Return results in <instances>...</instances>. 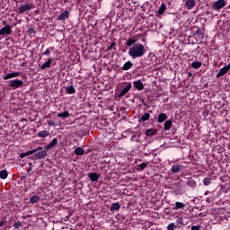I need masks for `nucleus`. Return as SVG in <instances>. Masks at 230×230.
I'll return each mask as SVG.
<instances>
[{"instance_id":"obj_1","label":"nucleus","mask_w":230,"mask_h":230,"mask_svg":"<svg viewBox=\"0 0 230 230\" xmlns=\"http://www.w3.org/2000/svg\"><path fill=\"white\" fill-rule=\"evenodd\" d=\"M146 53V49H145V45L141 43H136L128 51V57H130V58H132L133 60H136V58H141L142 57H145Z\"/></svg>"},{"instance_id":"obj_2","label":"nucleus","mask_w":230,"mask_h":230,"mask_svg":"<svg viewBox=\"0 0 230 230\" xmlns=\"http://www.w3.org/2000/svg\"><path fill=\"white\" fill-rule=\"evenodd\" d=\"M35 6L33 4L25 3L18 7L19 13H26V12H30V10H33Z\"/></svg>"},{"instance_id":"obj_3","label":"nucleus","mask_w":230,"mask_h":230,"mask_svg":"<svg viewBox=\"0 0 230 230\" xmlns=\"http://www.w3.org/2000/svg\"><path fill=\"white\" fill-rule=\"evenodd\" d=\"M22 85H24L22 80L14 79L10 81V87H12V89H20Z\"/></svg>"},{"instance_id":"obj_4","label":"nucleus","mask_w":230,"mask_h":230,"mask_svg":"<svg viewBox=\"0 0 230 230\" xmlns=\"http://www.w3.org/2000/svg\"><path fill=\"white\" fill-rule=\"evenodd\" d=\"M125 84H126V86L119 93V98H123V96H125V94H127V93H128V91H130V89H132L131 83L126 82Z\"/></svg>"},{"instance_id":"obj_5","label":"nucleus","mask_w":230,"mask_h":230,"mask_svg":"<svg viewBox=\"0 0 230 230\" xmlns=\"http://www.w3.org/2000/svg\"><path fill=\"white\" fill-rule=\"evenodd\" d=\"M46 157H48V152L47 151H40V152L34 154L31 156V159H33V160H40V159H44Z\"/></svg>"},{"instance_id":"obj_6","label":"nucleus","mask_w":230,"mask_h":230,"mask_svg":"<svg viewBox=\"0 0 230 230\" xmlns=\"http://www.w3.org/2000/svg\"><path fill=\"white\" fill-rule=\"evenodd\" d=\"M226 6V0H217L212 4L213 10H222Z\"/></svg>"},{"instance_id":"obj_7","label":"nucleus","mask_w":230,"mask_h":230,"mask_svg":"<svg viewBox=\"0 0 230 230\" xmlns=\"http://www.w3.org/2000/svg\"><path fill=\"white\" fill-rule=\"evenodd\" d=\"M12 34V26L5 25L0 29V35H11Z\"/></svg>"},{"instance_id":"obj_8","label":"nucleus","mask_w":230,"mask_h":230,"mask_svg":"<svg viewBox=\"0 0 230 230\" xmlns=\"http://www.w3.org/2000/svg\"><path fill=\"white\" fill-rule=\"evenodd\" d=\"M133 87L137 91H143V89H145V84H143L141 80H137L133 82Z\"/></svg>"},{"instance_id":"obj_9","label":"nucleus","mask_w":230,"mask_h":230,"mask_svg":"<svg viewBox=\"0 0 230 230\" xmlns=\"http://www.w3.org/2000/svg\"><path fill=\"white\" fill-rule=\"evenodd\" d=\"M195 4H197L196 0H186L185 6L187 10H193L195 8Z\"/></svg>"},{"instance_id":"obj_10","label":"nucleus","mask_w":230,"mask_h":230,"mask_svg":"<svg viewBox=\"0 0 230 230\" xmlns=\"http://www.w3.org/2000/svg\"><path fill=\"white\" fill-rule=\"evenodd\" d=\"M57 145H58V139L54 137L48 146H45L44 148L45 150H51V148H53V146H57Z\"/></svg>"},{"instance_id":"obj_11","label":"nucleus","mask_w":230,"mask_h":230,"mask_svg":"<svg viewBox=\"0 0 230 230\" xmlns=\"http://www.w3.org/2000/svg\"><path fill=\"white\" fill-rule=\"evenodd\" d=\"M88 177L92 181V182H98L100 179V174L96 172H89Z\"/></svg>"},{"instance_id":"obj_12","label":"nucleus","mask_w":230,"mask_h":230,"mask_svg":"<svg viewBox=\"0 0 230 230\" xmlns=\"http://www.w3.org/2000/svg\"><path fill=\"white\" fill-rule=\"evenodd\" d=\"M137 42V39L129 38L126 40L125 45L128 46V48H132L133 46H136Z\"/></svg>"},{"instance_id":"obj_13","label":"nucleus","mask_w":230,"mask_h":230,"mask_svg":"<svg viewBox=\"0 0 230 230\" xmlns=\"http://www.w3.org/2000/svg\"><path fill=\"white\" fill-rule=\"evenodd\" d=\"M21 75L20 72H12L7 74L4 77V80H10V78H17Z\"/></svg>"},{"instance_id":"obj_14","label":"nucleus","mask_w":230,"mask_h":230,"mask_svg":"<svg viewBox=\"0 0 230 230\" xmlns=\"http://www.w3.org/2000/svg\"><path fill=\"white\" fill-rule=\"evenodd\" d=\"M66 94H75V93H76V89L75 88V86L73 85V84H68L66 87Z\"/></svg>"},{"instance_id":"obj_15","label":"nucleus","mask_w":230,"mask_h":230,"mask_svg":"<svg viewBox=\"0 0 230 230\" xmlns=\"http://www.w3.org/2000/svg\"><path fill=\"white\" fill-rule=\"evenodd\" d=\"M184 208H186V204L181 201H176L172 209L173 211H177V209H184Z\"/></svg>"},{"instance_id":"obj_16","label":"nucleus","mask_w":230,"mask_h":230,"mask_svg":"<svg viewBox=\"0 0 230 230\" xmlns=\"http://www.w3.org/2000/svg\"><path fill=\"white\" fill-rule=\"evenodd\" d=\"M68 18H69V12L65 11L58 15V21H66V19H68Z\"/></svg>"},{"instance_id":"obj_17","label":"nucleus","mask_w":230,"mask_h":230,"mask_svg":"<svg viewBox=\"0 0 230 230\" xmlns=\"http://www.w3.org/2000/svg\"><path fill=\"white\" fill-rule=\"evenodd\" d=\"M166 119H168V115H166V113H160L158 115V119H157L158 123H164Z\"/></svg>"},{"instance_id":"obj_18","label":"nucleus","mask_w":230,"mask_h":230,"mask_svg":"<svg viewBox=\"0 0 230 230\" xmlns=\"http://www.w3.org/2000/svg\"><path fill=\"white\" fill-rule=\"evenodd\" d=\"M229 71V68L226 66L222 67L219 72L217 74V78H220V76H224Z\"/></svg>"},{"instance_id":"obj_19","label":"nucleus","mask_w":230,"mask_h":230,"mask_svg":"<svg viewBox=\"0 0 230 230\" xmlns=\"http://www.w3.org/2000/svg\"><path fill=\"white\" fill-rule=\"evenodd\" d=\"M182 170V165L174 164L172 166L171 172L172 173H179Z\"/></svg>"},{"instance_id":"obj_20","label":"nucleus","mask_w":230,"mask_h":230,"mask_svg":"<svg viewBox=\"0 0 230 230\" xmlns=\"http://www.w3.org/2000/svg\"><path fill=\"white\" fill-rule=\"evenodd\" d=\"M176 224H177L176 226L178 227V229H181V227L184 226V218H182V217H177Z\"/></svg>"},{"instance_id":"obj_21","label":"nucleus","mask_w":230,"mask_h":230,"mask_svg":"<svg viewBox=\"0 0 230 230\" xmlns=\"http://www.w3.org/2000/svg\"><path fill=\"white\" fill-rule=\"evenodd\" d=\"M70 114L69 111H65L64 112L58 113L57 117L60 118L61 119H66V118H69Z\"/></svg>"},{"instance_id":"obj_22","label":"nucleus","mask_w":230,"mask_h":230,"mask_svg":"<svg viewBox=\"0 0 230 230\" xmlns=\"http://www.w3.org/2000/svg\"><path fill=\"white\" fill-rule=\"evenodd\" d=\"M172 119H168L164 122V130L166 132L168 130H170L172 128Z\"/></svg>"},{"instance_id":"obj_23","label":"nucleus","mask_w":230,"mask_h":230,"mask_svg":"<svg viewBox=\"0 0 230 230\" xmlns=\"http://www.w3.org/2000/svg\"><path fill=\"white\" fill-rule=\"evenodd\" d=\"M40 200V196L33 195L30 198V204H37Z\"/></svg>"},{"instance_id":"obj_24","label":"nucleus","mask_w":230,"mask_h":230,"mask_svg":"<svg viewBox=\"0 0 230 230\" xmlns=\"http://www.w3.org/2000/svg\"><path fill=\"white\" fill-rule=\"evenodd\" d=\"M164 12H166V4H161L157 13H159V15H164Z\"/></svg>"},{"instance_id":"obj_25","label":"nucleus","mask_w":230,"mask_h":230,"mask_svg":"<svg viewBox=\"0 0 230 230\" xmlns=\"http://www.w3.org/2000/svg\"><path fill=\"white\" fill-rule=\"evenodd\" d=\"M148 164H150V163L148 162H145L142 164H139L137 165L138 172H143V170H145V168H146V166H148Z\"/></svg>"},{"instance_id":"obj_26","label":"nucleus","mask_w":230,"mask_h":230,"mask_svg":"<svg viewBox=\"0 0 230 230\" xmlns=\"http://www.w3.org/2000/svg\"><path fill=\"white\" fill-rule=\"evenodd\" d=\"M150 119V113H145L139 119V123H143L145 121H148Z\"/></svg>"},{"instance_id":"obj_27","label":"nucleus","mask_w":230,"mask_h":230,"mask_svg":"<svg viewBox=\"0 0 230 230\" xmlns=\"http://www.w3.org/2000/svg\"><path fill=\"white\" fill-rule=\"evenodd\" d=\"M75 155L82 156V155H84V154H85V150L83 147H76L75 149Z\"/></svg>"},{"instance_id":"obj_28","label":"nucleus","mask_w":230,"mask_h":230,"mask_svg":"<svg viewBox=\"0 0 230 230\" xmlns=\"http://www.w3.org/2000/svg\"><path fill=\"white\" fill-rule=\"evenodd\" d=\"M132 66H134V64H132L131 61H128L126 62L123 66H122V70L123 71H128V69H130V67H132Z\"/></svg>"},{"instance_id":"obj_29","label":"nucleus","mask_w":230,"mask_h":230,"mask_svg":"<svg viewBox=\"0 0 230 230\" xmlns=\"http://www.w3.org/2000/svg\"><path fill=\"white\" fill-rule=\"evenodd\" d=\"M53 62V58H49L47 62H45L41 66V69H47V67H51V63Z\"/></svg>"},{"instance_id":"obj_30","label":"nucleus","mask_w":230,"mask_h":230,"mask_svg":"<svg viewBox=\"0 0 230 230\" xmlns=\"http://www.w3.org/2000/svg\"><path fill=\"white\" fill-rule=\"evenodd\" d=\"M191 67H193V69H200V67H202V62L200 61L192 62Z\"/></svg>"},{"instance_id":"obj_31","label":"nucleus","mask_w":230,"mask_h":230,"mask_svg":"<svg viewBox=\"0 0 230 230\" xmlns=\"http://www.w3.org/2000/svg\"><path fill=\"white\" fill-rule=\"evenodd\" d=\"M38 137H49V131L47 130H43V131H40L37 134Z\"/></svg>"},{"instance_id":"obj_32","label":"nucleus","mask_w":230,"mask_h":230,"mask_svg":"<svg viewBox=\"0 0 230 230\" xmlns=\"http://www.w3.org/2000/svg\"><path fill=\"white\" fill-rule=\"evenodd\" d=\"M119 208H120L119 203H113L111 204V211H118Z\"/></svg>"},{"instance_id":"obj_33","label":"nucleus","mask_w":230,"mask_h":230,"mask_svg":"<svg viewBox=\"0 0 230 230\" xmlns=\"http://www.w3.org/2000/svg\"><path fill=\"white\" fill-rule=\"evenodd\" d=\"M8 177V172L6 170L0 171V179H6Z\"/></svg>"},{"instance_id":"obj_34","label":"nucleus","mask_w":230,"mask_h":230,"mask_svg":"<svg viewBox=\"0 0 230 230\" xmlns=\"http://www.w3.org/2000/svg\"><path fill=\"white\" fill-rule=\"evenodd\" d=\"M154 135H155V131L154 128H148L146 130V136L150 137V136H154Z\"/></svg>"},{"instance_id":"obj_35","label":"nucleus","mask_w":230,"mask_h":230,"mask_svg":"<svg viewBox=\"0 0 230 230\" xmlns=\"http://www.w3.org/2000/svg\"><path fill=\"white\" fill-rule=\"evenodd\" d=\"M55 50V47H49V49H47L45 50V52H43V55H45L46 57H48V55H49L52 51Z\"/></svg>"},{"instance_id":"obj_36","label":"nucleus","mask_w":230,"mask_h":230,"mask_svg":"<svg viewBox=\"0 0 230 230\" xmlns=\"http://www.w3.org/2000/svg\"><path fill=\"white\" fill-rule=\"evenodd\" d=\"M211 181H212L211 178H204L203 180L204 186H209V184H211Z\"/></svg>"},{"instance_id":"obj_37","label":"nucleus","mask_w":230,"mask_h":230,"mask_svg":"<svg viewBox=\"0 0 230 230\" xmlns=\"http://www.w3.org/2000/svg\"><path fill=\"white\" fill-rule=\"evenodd\" d=\"M175 229H178V227L175 226V223H170L167 226V230H175Z\"/></svg>"},{"instance_id":"obj_38","label":"nucleus","mask_w":230,"mask_h":230,"mask_svg":"<svg viewBox=\"0 0 230 230\" xmlns=\"http://www.w3.org/2000/svg\"><path fill=\"white\" fill-rule=\"evenodd\" d=\"M187 184L188 186H191L192 188H195V186H197V182L194 180H189Z\"/></svg>"},{"instance_id":"obj_39","label":"nucleus","mask_w":230,"mask_h":230,"mask_svg":"<svg viewBox=\"0 0 230 230\" xmlns=\"http://www.w3.org/2000/svg\"><path fill=\"white\" fill-rule=\"evenodd\" d=\"M131 141H134L135 143H139V136H137V135L132 136Z\"/></svg>"},{"instance_id":"obj_40","label":"nucleus","mask_w":230,"mask_h":230,"mask_svg":"<svg viewBox=\"0 0 230 230\" xmlns=\"http://www.w3.org/2000/svg\"><path fill=\"white\" fill-rule=\"evenodd\" d=\"M21 226H22V224L21 222H15L13 225V227H14V229H19L21 227Z\"/></svg>"},{"instance_id":"obj_41","label":"nucleus","mask_w":230,"mask_h":230,"mask_svg":"<svg viewBox=\"0 0 230 230\" xmlns=\"http://www.w3.org/2000/svg\"><path fill=\"white\" fill-rule=\"evenodd\" d=\"M195 35H202V29L197 28V30L195 31Z\"/></svg>"},{"instance_id":"obj_42","label":"nucleus","mask_w":230,"mask_h":230,"mask_svg":"<svg viewBox=\"0 0 230 230\" xmlns=\"http://www.w3.org/2000/svg\"><path fill=\"white\" fill-rule=\"evenodd\" d=\"M26 153H27V155H32V154H37V150L32 149V150L27 151Z\"/></svg>"},{"instance_id":"obj_43","label":"nucleus","mask_w":230,"mask_h":230,"mask_svg":"<svg viewBox=\"0 0 230 230\" xmlns=\"http://www.w3.org/2000/svg\"><path fill=\"white\" fill-rule=\"evenodd\" d=\"M48 125L49 127H57V124H55V122H53L52 120H49Z\"/></svg>"},{"instance_id":"obj_44","label":"nucleus","mask_w":230,"mask_h":230,"mask_svg":"<svg viewBox=\"0 0 230 230\" xmlns=\"http://www.w3.org/2000/svg\"><path fill=\"white\" fill-rule=\"evenodd\" d=\"M28 33H29V35H33V33H35V30L33 28H30L28 30Z\"/></svg>"},{"instance_id":"obj_45","label":"nucleus","mask_w":230,"mask_h":230,"mask_svg":"<svg viewBox=\"0 0 230 230\" xmlns=\"http://www.w3.org/2000/svg\"><path fill=\"white\" fill-rule=\"evenodd\" d=\"M114 46H116V43H111V44L108 47V50L111 51V49H114Z\"/></svg>"},{"instance_id":"obj_46","label":"nucleus","mask_w":230,"mask_h":230,"mask_svg":"<svg viewBox=\"0 0 230 230\" xmlns=\"http://www.w3.org/2000/svg\"><path fill=\"white\" fill-rule=\"evenodd\" d=\"M190 230H200V226H192Z\"/></svg>"},{"instance_id":"obj_47","label":"nucleus","mask_w":230,"mask_h":230,"mask_svg":"<svg viewBox=\"0 0 230 230\" xmlns=\"http://www.w3.org/2000/svg\"><path fill=\"white\" fill-rule=\"evenodd\" d=\"M27 153L25 152V153H22L21 155H20V157H21V159H24V157H27Z\"/></svg>"},{"instance_id":"obj_48","label":"nucleus","mask_w":230,"mask_h":230,"mask_svg":"<svg viewBox=\"0 0 230 230\" xmlns=\"http://www.w3.org/2000/svg\"><path fill=\"white\" fill-rule=\"evenodd\" d=\"M36 152H39V150H42V146H39L38 148L34 149Z\"/></svg>"},{"instance_id":"obj_49","label":"nucleus","mask_w":230,"mask_h":230,"mask_svg":"<svg viewBox=\"0 0 230 230\" xmlns=\"http://www.w3.org/2000/svg\"><path fill=\"white\" fill-rule=\"evenodd\" d=\"M4 226V221H0V227H3Z\"/></svg>"},{"instance_id":"obj_50","label":"nucleus","mask_w":230,"mask_h":230,"mask_svg":"<svg viewBox=\"0 0 230 230\" xmlns=\"http://www.w3.org/2000/svg\"><path fill=\"white\" fill-rule=\"evenodd\" d=\"M205 195L206 196L209 195V190L205 191Z\"/></svg>"},{"instance_id":"obj_51","label":"nucleus","mask_w":230,"mask_h":230,"mask_svg":"<svg viewBox=\"0 0 230 230\" xmlns=\"http://www.w3.org/2000/svg\"><path fill=\"white\" fill-rule=\"evenodd\" d=\"M206 202H208V204L211 202V201L209 200V198H207V199H206Z\"/></svg>"},{"instance_id":"obj_52","label":"nucleus","mask_w":230,"mask_h":230,"mask_svg":"<svg viewBox=\"0 0 230 230\" xmlns=\"http://www.w3.org/2000/svg\"><path fill=\"white\" fill-rule=\"evenodd\" d=\"M4 26H6V21L3 22Z\"/></svg>"},{"instance_id":"obj_53","label":"nucleus","mask_w":230,"mask_h":230,"mask_svg":"<svg viewBox=\"0 0 230 230\" xmlns=\"http://www.w3.org/2000/svg\"><path fill=\"white\" fill-rule=\"evenodd\" d=\"M31 171V166L27 170L28 172Z\"/></svg>"},{"instance_id":"obj_54","label":"nucleus","mask_w":230,"mask_h":230,"mask_svg":"<svg viewBox=\"0 0 230 230\" xmlns=\"http://www.w3.org/2000/svg\"><path fill=\"white\" fill-rule=\"evenodd\" d=\"M29 166H30V167H31V166H32L31 163H29Z\"/></svg>"},{"instance_id":"obj_55","label":"nucleus","mask_w":230,"mask_h":230,"mask_svg":"<svg viewBox=\"0 0 230 230\" xmlns=\"http://www.w3.org/2000/svg\"><path fill=\"white\" fill-rule=\"evenodd\" d=\"M114 51H116V48H114Z\"/></svg>"}]
</instances>
